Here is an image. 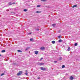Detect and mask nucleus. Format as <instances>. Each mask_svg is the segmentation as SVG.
Wrapping results in <instances>:
<instances>
[{
	"label": "nucleus",
	"instance_id": "13",
	"mask_svg": "<svg viewBox=\"0 0 80 80\" xmlns=\"http://www.w3.org/2000/svg\"><path fill=\"white\" fill-rule=\"evenodd\" d=\"M70 48L69 47H68V51H69L70 50Z\"/></svg>",
	"mask_w": 80,
	"mask_h": 80
},
{
	"label": "nucleus",
	"instance_id": "12",
	"mask_svg": "<svg viewBox=\"0 0 80 80\" xmlns=\"http://www.w3.org/2000/svg\"><path fill=\"white\" fill-rule=\"evenodd\" d=\"M18 52H20V53H22V51L20 50H18Z\"/></svg>",
	"mask_w": 80,
	"mask_h": 80
},
{
	"label": "nucleus",
	"instance_id": "14",
	"mask_svg": "<svg viewBox=\"0 0 80 80\" xmlns=\"http://www.w3.org/2000/svg\"><path fill=\"white\" fill-rule=\"evenodd\" d=\"M52 43H53V44H54V43H55V41H52Z\"/></svg>",
	"mask_w": 80,
	"mask_h": 80
},
{
	"label": "nucleus",
	"instance_id": "5",
	"mask_svg": "<svg viewBox=\"0 0 80 80\" xmlns=\"http://www.w3.org/2000/svg\"><path fill=\"white\" fill-rule=\"evenodd\" d=\"M38 53V52L37 51H35V54H36V55H37Z\"/></svg>",
	"mask_w": 80,
	"mask_h": 80
},
{
	"label": "nucleus",
	"instance_id": "28",
	"mask_svg": "<svg viewBox=\"0 0 80 80\" xmlns=\"http://www.w3.org/2000/svg\"><path fill=\"white\" fill-rule=\"evenodd\" d=\"M28 48V49H29V48H30V47H28V48Z\"/></svg>",
	"mask_w": 80,
	"mask_h": 80
},
{
	"label": "nucleus",
	"instance_id": "16",
	"mask_svg": "<svg viewBox=\"0 0 80 80\" xmlns=\"http://www.w3.org/2000/svg\"><path fill=\"white\" fill-rule=\"evenodd\" d=\"M33 38H30V41H33Z\"/></svg>",
	"mask_w": 80,
	"mask_h": 80
},
{
	"label": "nucleus",
	"instance_id": "2",
	"mask_svg": "<svg viewBox=\"0 0 80 80\" xmlns=\"http://www.w3.org/2000/svg\"><path fill=\"white\" fill-rule=\"evenodd\" d=\"M40 70H42L43 71H45V70H47V69L46 68H44L43 67H41Z\"/></svg>",
	"mask_w": 80,
	"mask_h": 80
},
{
	"label": "nucleus",
	"instance_id": "23",
	"mask_svg": "<svg viewBox=\"0 0 80 80\" xmlns=\"http://www.w3.org/2000/svg\"><path fill=\"white\" fill-rule=\"evenodd\" d=\"M41 12L37 11L36 12V13H40Z\"/></svg>",
	"mask_w": 80,
	"mask_h": 80
},
{
	"label": "nucleus",
	"instance_id": "21",
	"mask_svg": "<svg viewBox=\"0 0 80 80\" xmlns=\"http://www.w3.org/2000/svg\"><path fill=\"white\" fill-rule=\"evenodd\" d=\"M23 11H24V12H27V10L26 9H24Z\"/></svg>",
	"mask_w": 80,
	"mask_h": 80
},
{
	"label": "nucleus",
	"instance_id": "27",
	"mask_svg": "<svg viewBox=\"0 0 80 80\" xmlns=\"http://www.w3.org/2000/svg\"><path fill=\"white\" fill-rule=\"evenodd\" d=\"M28 35H30L31 34H32V32H30L28 33Z\"/></svg>",
	"mask_w": 80,
	"mask_h": 80
},
{
	"label": "nucleus",
	"instance_id": "9",
	"mask_svg": "<svg viewBox=\"0 0 80 80\" xmlns=\"http://www.w3.org/2000/svg\"><path fill=\"white\" fill-rule=\"evenodd\" d=\"M77 7V5H75L72 7V8H73L74 7Z\"/></svg>",
	"mask_w": 80,
	"mask_h": 80
},
{
	"label": "nucleus",
	"instance_id": "10",
	"mask_svg": "<svg viewBox=\"0 0 80 80\" xmlns=\"http://www.w3.org/2000/svg\"><path fill=\"white\" fill-rule=\"evenodd\" d=\"M13 3H12V2H9V5H12V4H13Z\"/></svg>",
	"mask_w": 80,
	"mask_h": 80
},
{
	"label": "nucleus",
	"instance_id": "4",
	"mask_svg": "<svg viewBox=\"0 0 80 80\" xmlns=\"http://www.w3.org/2000/svg\"><path fill=\"white\" fill-rule=\"evenodd\" d=\"M40 49L41 50H45V48L44 47H42L40 48Z\"/></svg>",
	"mask_w": 80,
	"mask_h": 80
},
{
	"label": "nucleus",
	"instance_id": "7",
	"mask_svg": "<svg viewBox=\"0 0 80 80\" xmlns=\"http://www.w3.org/2000/svg\"><path fill=\"white\" fill-rule=\"evenodd\" d=\"M58 42L59 43H60L61 42H63V41L62 40V39H60L58 40Z\"/></svg>",
	"mask_w": 80,
	"mask_h": 80
},
{
	"label": "nucleus",
	"instance_id": "19",
	"mask_svg": "<svg viewBox=\"0 0 80 80\" xmlns=\"http://www.w3.org/2000/svg\"><path fill=\"white\" fill-rule=\"evenodd\" d=\"M52 26L53 27H55V24H52Z\"/></svg>",
	"mask_w": 80,
	"mask_h": 80
},
{
	"label": "nucleus",
	"instance_id": "31",
	"mask_svg": "<svg viewBox=\"0 0 80 80\" xmlns=\"http://www.w3.org/2000/svg\"><path fill=\"white\" fill-rule=\"evenodd\" d=\"M54 62H55V63H57V61H54Z\"/></svg>",
	"mask_w": 80,
	"mask_h": 80
},
{
	"label": "nucleus",
	"instance_id": "17",
	"mask_svg": "<svg viewBox=\"0 0 80 80\" xmlns=\"http://www.w3.org/2000/svg\"><path fill=\"white\" fill-rule=\"evenodd\" d=\"M62 57H60L59 58V60H62Z\"/></svg>",
	"mask_w": 80,
	"mask_h": 80
},
{
	"label": "nucleus",
	"instance_id": "32",
	"mask_svg": "<svg viewBox=\"0 0 80 80\" xmlns=\"http://www.w3.org/2000/svg\"><path fill=\"white\" fill-rule=\"evenodd\" d=\"M42 59H43V58H41V60H42Z\"/></svg>",
	"mask_w": 80,
	"mask_h": 80
},
{
	"label": "nucleus",
	"instance_id": "25",
	"mask_svg": "<svg viewBox=\"0 0 80 80\" xmlns=\"http://www.w3.org/2000/svg\"><path fill=\"white\" fill-rule=\"evenodd\" d=\"M46 0H42L41 2H46Z\"/></svg>",
	"mask_w": 80,
	"mask_h": 80
},
{
	"label": "nucleus",
	"instance_id": "15",
	"mask_svg": "<svg viewBox=\"0 0 80 80\" xmlns=\"http://www.w3.org/2000/svg\"><path fill=\"white\" fill-rule=\"evenodd\" d=\"M61 35H59L58 37V38H59V39H60V38H61Z\"/></svg>",
	"mask_w": 80,
	"mask_h": 80
},
{
	"label": "nucleus",
	"instance_id": "29",
	"mask_svg": "<svg viewBox=\"0 0 80 80\" xmlns=\"http://www.w3.org/2000/svg\"><path fill=\"white\" fill-rule=\"evenodd\" d=\"M26 50H28V48H26Z\"/></svg>",
	"mask_w": 80,
	"mask_h": 80
},
{
	"label": "nucleus",
	"instance_id": "8",
	"mask_svg": "<svg viewBox=\"0 0 80 80\" xmlns=\"http://www.w3.org/2000/svg\"><path fill=\"white\" fill-rule=\"evenodd\" d=\"M26 72L25 73V75H28V72L26 70Z\"/></svg>",
	"mask_w": 80,
	"mask_h": 80
},
{
	"label": "nucleus",
	"instance_id": "6",
	"mask_svg": "<svg viewBox=\"0 0 80 80\" xmlns=\"http://www.w3.org/2000/svg\"><path fill=\"white\" fill-rule=\"evenodd\" d=\"M70 80H73V77H72V76H71L70 77Z\"/></svg>",
	"mask_w": 80,
	"mask_h": 80
},
{
	"label": "nucleus",
	"instance_id": "1",
	"mask_svg": "<svg viewBox=\"0 0 80 80\" xmlns=\"http://www.w3.org/2000/svg\"><path fill=\"white\" fill-rule=\"evenodd\" d=\"M37 65H45V63L38 62L37 63Z\"/></svg>",
	"mask_w": 80,
	"mask_h": 80
},
{
	"label": "nucleus",
	"instance_id": "26",
	"mask_svg": "<svg viewBox=\"0 0 80 80\" xmlns=\"http://www.w3.org/2000/svg\"><path fill=\"white\" fill-rule=\"evenodd\" d=\"M40 7V5H38L37 6V7Z\"/></svg>",
	"mask_w": 80,
	"mask_h": 80
},
{
	"label": "nucleus",
	"instance_id": "24",
	"mask_svg": "<svg viewBox=\"0 0 80 80\" xmlns=\"http://www.w3.org/2000/svg\"><path fill=\"white\" fill-rule=\"evenodd\" d=\"M36 30L37 31H38L39 30H40V29H36Z\"/></svg>",
	"mask_w": 80,
	"mask_h": 80
},
{
	"label": "nucleus",
	"instance_id": "18",
	"mask_svg": "<svg viewBox=\"0 0 80 80\" xmlns=\"http://www.w3.org/2000/svg\"><path fill=\"white\" fill-rule=\"evenodd\" d=\"M5 75V73H2L1 75V76H3V75Z\"/></svg>",
	"mask_w": 80,
	"mask_h": 80
},
{
	"label": "nucleus",
	"instance_id": "20",
	"mask_svg": "<svg viewBox=\"0 0 80 80\" xmlns=\"http://www.w3.org/2000/svg\"><path fill=\"white\" fill-rule=\"evenodd\" d=\"M78 45L77 43H75L74 45L75 46H77Z\"/></svg>",
	"mask_w": 80,
	"mask_h": 80
},
{
	"label": "nucleus",
	"instance_id": "30",
	"mask_svg": "<svg viewBox=\"0 0 80 80\" xmlns=\"http://www.w3.org/2000/svg\"><path fill=\"white\" fill-rule=\"evenodd\" d=\"M40 77L38 78V79H40Z\"/></svg>",
	"mask_w": 80,
	"mask_h": 80
},
{
	"label": "nucleus",
	"instance_id": "33",
	"mask_svg": "<svg viewBox=\"0 0 80 80\" xmlns=\"http://www.w3.org/2000/svg\"><path fill=\"white\" fill-rule=\"evenodd\" d=\"M0 57H1V55L0 54Z\"/></svg>",
	"mask_w": 80,
	"mask_h": 80
},
{
	"label": "nucleus",
	"instance_id": "3",
	"mask_svg": "<svg viewBox=\"0 0 80 80\" xmlns=\"http://www.w3.org/2000/svg\"><path fill=\"white\" fill-rule=\"evenodd\" d=\"M22 73V71H19L17 75L19 76L20 75H21Z\"/></svg>",
	"mask_w": 80,
	"mask_h": 80
},
{
	"label": "nucleus",
	"instance_id": "22",
	"mask_svg": "<svg viewBox=\"0 0 80 80\" xmlns=\"http://www.w3.org/2000/svg\"><path fill=\"white\" fill-rule=\"evenodd\" d=\"M65 67V65H63L62 66V68H64Z\"/></svg>",
	"mask_w": 80,
	"mask_h": 80
},
{
	"label": "nucleus",
	"instance_id": "11",
	"mask_svg": "<svg viewBox=\"0 0 80 80\" xmlns=\"http://www.w3.org/2000/svg\"><path fill=\"white\" fill-rule=\"evenodd\" d=\"M1 52H2V53H4V52H5V50H2V51H1Z\"/></svg>",
	"mask_w": 80,
	"mask_h": 80
}]
</instances>
